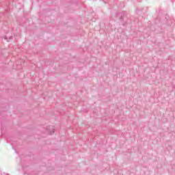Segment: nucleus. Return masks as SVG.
Instances as JSON below:
<instances>
[{
  "instance_id": "f257e3e1",
  "label": "nucleus",
  "mask_w": 175,
  "mask_h": 175,
  "mask_svg": "<svg viewBox=\"0 0 175 175\" xmlns=\"http://www.w3.org/2000/svg\"><path fill=\"white\" fill-rule=\"evenodd\" d=\"M49 129H51V131H49ZM49 129L47 130L49 135H53V133H54V129L50 127Z\"/></svg>"
}]
</instances>
